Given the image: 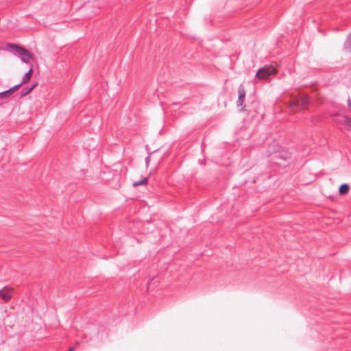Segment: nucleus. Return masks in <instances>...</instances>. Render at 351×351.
I'll return each instance as SVG.
<instances>
[{
    "label": "nucleus",
    "instance_id": "4",
    "mask_svg": "<svg viewBox=\"0 0 351 351\" xmlns=\"http://www.w3.org/2000/svg\"><path fill=\"white\" fill-rule=\"evenodd\" d=\"M308 104V99L306 97H302L298 99H294L290 104V108L292 110H298Z\"/></svg>",
    "mask_w": 351,
    "mask_h": 351
},
{
    "label": "nucleus",
    "instance_id": "11",
    "mask_svg": "<svg viewBox=\"0 0 351 351\" xmlns=\"http://www.w3.org/2000/svg\"><path fill=\"white\" fill-rule=\"evenodd\" d=\"M344 47L347 50H351V33L348 35L346 40L345 41Z\"/></svg>",
    "mask_w": 351,
    "mask_h": 351
},
{
    "label": "nucleus",
    "instance_id": "16",
    "mask_svg": "<svg viewBox=\"0 0 351 351\" xmlns=\"http://www.w3.org/2000/svg\"><path fill=\"white\" fill-rule=\"evenodd\" d=\"M348 106L349 107V108L351 110V100L350 98L348 99Z\"/></svg>",
    "mask_w": 351,
    "mask_h": 351
},
{
    "label": "nucleus",
    "instance_id": "1",
    "mask_svg": "<svg viewBox=\"0 0 351 351\" xmlns=\"http://www.w3.org/2000/svg\"><path fill=\"white\" fill-rule=\"evenodd\" d=\"M8 47L12 49L10 51L12 53L18 56L25 63H29L33 59L32 54L29 51L16 44H9Z\"/></svg>",
    "mask_w": 351,
    "mask_h": 351
},
{
    "label": "nucleus",
    "instance_id": "8",
    "mask_svg": "<svg viewBox=\"0 0 351 351\" xmlns=\"http://www.w3.org/2000/svg\"><path fill=\"white\" fill-rule=\"evenodd\" d=\"M19 88V85H15V86L11 87L10 88L8 89L7 90L0 93V98L8 97L9 95H10L12 94V93L14 90H16Z\"/></svg>",
    "mask_w": 351,
    "mask_h": 351
},
{
    "label": "nucleus",
    "instance_id": "14",
    "mask_svg": "<svg viewBox=\"0 0 351 351\" xmlns=\"http://www.w3.org/2000/svg\"><path fill=\"white\" fill-rule=\"evenodd\" d=\"M346 128L348 129V130H350L351 129V119H350L349 117H348V119H346Z\"/></svg>",
    "mask_w": 351,
    "mask_h": 351
},
{
    "label": "nucleus",
    "instance_id": "7",
    "mask_svg": "<svg viewBox=\"0 0 351 351\" xmlns=\"http://www.w3.org/2000/svg\"><path fill=\"white\" fill-rule=\"evenodd\" d=\"M32 71H33V69H32V66L30 67V69L28 70V71L23 76L21 82L17 84V85H19V87L29 81L31 76L32 75Z\"/></svg>",
    "mask_w": 351,
    "mask_h": 351
},
{
    "label": "nucleus",
    "instance_id": "12",
    "mask_svg": "<svg viewBox=\"0 0 351 351\" xmlns=\"http://www.w3.org/2000/svg\"><path fill=\"white\" fill-rule=\"evenodd\" d=\"M147 178H143V179H141V180L138 181V182H134L133 183V186H141V185H145L147 184Z\"/></svg>",
    "mask_w": 351,
    "mask_h": 351
},
{
    "label": "nucleus",
    "instance_id": "18",
    "mask_svg": "<svg viewBox=\"0 0 351 351\" xmlns=\"http://www.w3.org/2000/svg\"><path fill=\"white\" fill-rule=\"evenodd\" d=\"M37 84L36 83H34L33 84H32V86L30 87H32V89L36 86Z\"/></svg>",
    "mask_w": 351,
    "mask_h": 351
},
{
    "label": "nucleus",
    "instance_id": "3",
    "mask_svg": "<svg viewBox=\"0 0 351 351\" xmlns=\"http://www.w3.org/2000/svg\"><path fill=\"white\" fill-rule=\"evenodd\" d=\"M276 69L272 65H265L258 70L256 77L259 80H266L276 73Z\"/></svg>",
    "mask_w": 351,
    "mask_h": 351
},
{
    "label": "nucleus",
    "instance_id": "10",
    "mask_svg": "<svg viewBox=\"0 0 351 351\" xmlns=\"http://www.w3.org/2000/svg\"><path fill=\"white\" fill-rule=\"evenodd\" d=\"M346 119H348V117L343 116L340 118L334 119V121L338 124L343 125L346 126Z\"/></svg>",
    "mask_w": 351,
    "mask_h": 351
},
{
    "label": "nucleus",
    "instance_id": "2",
    "mask_svg": "<svg viewBox=\"0 0 351 351\" xmlns=\"http://www.w3.org/2000/svg\"><path fill=\"white\" fill-rule=\"evenodd\" d=\"M245 90L244 86L241 84L238 88V99L237 101V107H241V111L250 112L252 110L248 105L244 104L245 99Z\"/></svg>",
    "mask_w": 351,
    "mask_h": 351
},
{
    "label": "nucleus",
    "instance_id": "13",
    "mask_svg": "<svg viewBox=\"0 0 351 351\" xmlns=\"http://www.w3.org/2000/svg\"><path fill=\"white\" fill-rule=\"evenodd\" d=\"M32 90V87H27V86L23 87L22 89V91H21V97H23L25 96L26 95H27Z\"/></svg>",
    "mask_w": 351,
    "mask_h": 351
},
{
    "label": "nucleus",
    "instance_id": "9",
    "mask_svg": "<svg viewBox=\"0 0 351 351\" xmlns=\"http://www.w3.org/2000/svg\"><path fill=\"white\" fill-rule=\"evenodd\" d=\"M350 189V186L348 184H342L340 185L339 188V193L341 195H345L348 193V191Z\"/></svg>",
    "mask_w": 351,
    "mask_h": 351
},
{
    "label": "nucleus",
    "instance_id": "15",
    "mask_svg": "<svg viewBox=\"0 0 351 351\" xmlns=\"http://www.w3.org/2000/svg\"><path fill=\"white\" fill-rule=\"evenodd\" d=\"M149 161H150V156H148L147 157L145 158V164H146L147 167L149 165Z\"/></svg>",
    "mask_w": 351,
    "mask_h": 351
},
{
    "label": "nucleus",
    "instance_id": "5",
    "mask_svg": "<svg viewBox=\"0 0 351 351\" xmlns=\"http://www.w3.org/2000/svg\"><path fill=\"white\" fill-rule=\"evenodd\" d=\"M269 155L271 156V159L274 160L277 159H280L282 160H287L290 158V154L287 152H274L271 153L269 152Z\"/></svg>",
    "mask_w": 351,
    "mask_h": 351
},
{
    "label": "nucleus",
    "instance_id": "6",
    "mask_svg": "<svg viewBox=\"0 0 351 351\" xmlns=\"http://www.w3.org/2000/svg\"><path fill=\"white\" fill-rule=\"evenodd\" d=\"M13 289L5 286L0 290V298L5 302L9 301L12 296Z\"/></svg>",
    "mask_w": 351,
    "mask_h": 351
},
{
    "label": "nucleus",
    "instance_id": "17",
    "mask_svg": "<svg viewBox=\"0 0 351 351\" xmlns=\"http://www.w3.org/2000/svg\"><path fill=\"white\" fill-rule=\"evenodd\" d=\"M68 351H74V347H70Z\"/></svg>",
    "mask_w": 351,
    "mask_h": 351
}]
</instances>
